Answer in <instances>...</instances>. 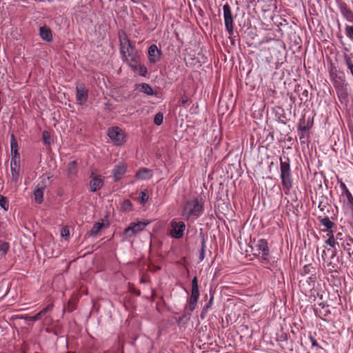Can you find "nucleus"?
I'll list each match as a JSON object with an SVG mask.
<instances>
[{"mask_svg": "<svg viewBox=\"0 0 353 353\" xmlns=\"http://www.w3.org/2000/svg\"><path fill=\"white\" fill-rule=\"evenodd\" d=\"M119 39L122 60L126 62L131 69H136L137 62L139 61V55L136 47L131 44L126 33L123 30L119 32Z\"/></svg>", "mask_w": 353, "mask_h": 353, "instance_id": "nucleus-1", "label": "nucleus"}, {"mask_svg": "<svg viewBox=\"0 0 353 353\" xmlns=\"http://www.w3.org/2000/svg\"><path fill=\"white\" fill-rule=\"evenodd\" d=\"M204 212V201L201 197L189 199L182 208V216L185 221H195Z\"/></svg>", "mask_w": 353, "mask_h": 353, "instance_id": "nucleus-2", "label": "nucleus"}, {"mask_svg": "<svg viewBox=\"0 0 353 353\" xmlns=\"http://www.w3.org/2000/svg\"><path fill=\"white\" fill-rule=\"evenodd\" d=\"M280 170L281 184L285 190V193L288 194L292 188V178L290 169V160L289 157H280Z\"/></svg>", "mask_w": 353, "mask_h": 353, "instance_id": "nucleus-3", "label": "nucleus"}, {"mask_svg": "<svg viewBox=\"0 0 353 353\" xmlns=\"http://www.w3.org/2000/svg\"><path fill=\"white\" fill-rule=\"evenodd\" d=\"M199 296L198 279L196 276H194L192 280L191 295L188 300V305L186 306V308L190 312H193L196 309Z\"/></svg>", "mask_w": 353, "mask_h": 353, "instance_id": "nucleus-4", "label": "nucleus"}, {"mask_svg": "<svg viewBox=\"0 0 353 353\" xmlns=\"http://www.w3.org/2000/svg\"><path fill=\"white\" fill-rule=\"evenodd\" d=\"M150 223L148 221L131 223L123 231V235L126 238H131L143 231Z\"/></svg>", "mask_w": 353, "mask_h": 353, "instance_id": "nucleus-5", "label": "nucleus"}, {"mask_svg": "<svg viewBox=\"0 0 353 353\" xmlns=\"http://www.w3.org/2000/svg\"><path fill=\"white\" fill-rule=\"evenodd\" d=\"M170 227L171 229L169 232L170 237L176 239H179L183 237L186 228L184 222L172 219L170 221Z\"/></svg>", "mask_w": 353, "mask_h": 353, "instance_id": "nucleus-6", "label": "nucleus"}, {"mask_svg": "<svg viewBox=\"0 0 353 353\" xmlns=\"http://www.w3.org/2000/svg\"><path fill=\"white\" fill-rule=\"evenodd\" d=\"M223 10L225 30L230 35H232L234 32L233 16L229 4H225L223 6Z\"/></svg>", "mask_w": 353, "mask_h": 353, "instance_id": "nucleus-7", "label": "nucleus"}, {"mask_svg": "<svg viewBox=\"0 0 353 353\" xmlns=\"http://www.w3.org/2000/svg\"><path fill=\"white\" fill-rule=\"evenodd\" d=\"M109 138L117 145H121L125 142V134L119 127H113L108 130Z\"/></svg>", "mask_w": 353, "mask_h": 353, "instance_id": "nucleus-8", "label": "nucleus"}, {"mask_svg": "<svg viewBox=\"0 0 353 353\" xmlns=\"http://www.w3.org/2000/svg\"><path fill=\"white\" fill-rule=\"evenodd\" d=\"M90 181L89 186L92 192H96L99 190L104 184L103 179L101 175L95 174L94 172L90 174Z\"/></svg>", "mask_w": 353, "mask_h": 353, "instance_id": "nucleus-9", "label": "nucleus"}, {"mask_svg": "<svg viewBox=\"0 0 353 353\" xmlns=\"http://www.w3.org/2000/svg\"><path fill=\"white\" fill-rule=\"evenodd\" d=\"M341 247L347 254L349 262L353 264V239L350 236H345V240L341 242Z\"/></svg>", "mask_w": 353, "mask_h": 353, "instance_id": "nucleus-10", "label": "nucleus"}, {"mask_svg": "<svg viewBox=\"0 0 353 353\" xmlns=\"http://www.w3.org/2000/svg\"><path fill=\"white\" fill-rule=\"evenodd\" d=\"M76 97L78 103L83 105L86 103L88 98V90L83 83H78L76 86Z\"/></svg>", "mask_w": 353, "mask_h": 353, "instance_id": "nucleus-11", "label": "nucleus"}, {"mask_svg": "<svg viewBox=\"0 0 353 353\" xmlns=\"http://www.w3.org/2000/svg\"><path fill=\"white\" fill-rule=\"evenodd\" d=\"M148 54L150 63L154 64L160 61L162 51L158 48L156 44H152L148 48Z\"/></svg>", "mask_w": 353, "mask_h": 353, "instance_id": "nucleus-12", "label": "nucleus"}, {"mask_svg": "<svg viewBox=\"0 0 353 353\" xmlns=\"http://www.w3.org/2000/svg\"><path fill=\"white\" fill-rule=\"evenodd\" d=\"M337 6L343 17L349 22L353 23V12L342 0H336Z\"/></svg>", "mask_w": 353, "mask_h": 353, "instance_id": "nucleus-13", "label": "nucleus"}, {"mask_svg": "<svg viewBox=\"0 0 353 353\" xmlns=\"http://www.w3.org/2000/svg\"><path fill=\"white\" fill-rule=\"evenodd\" d=\"M310 128L311 126L309 125V121L307 124H299L297 132L301 143H305L308 141Z\"/></svg>", "mask_w": 353, "mask_h": 353, "instance_id": "nucleus-14", "label": "nucleus"}, {"mask_svg": "<svg viewBox=\"0 0 353 353\" xmlns=\"http://www.w3.org/2000/svg\"><path fill=\"white\" fill-rule=\"evenodd\" d=\"M53 308V305H48L46 307H44L43 310H41L39 312L36 314L34 316H30L27 314H21L19 316H17V318L24 319L27 321H36L39 320L43 315L46 314L48 312H50Z\"/></svg>", "mask_w": 353, "mask_h": 353, "instance_id": "nucleus-15", "label": "nucleus"}, {"mask_svg": "<svg viewBox=\"0 0 353 353\" xmlns=\"http://www.w3.org/2000/svg\"><path fill=\"white\" fill-rule=\"evenodd\" d=\"M255 248L256 250L259 251V254L261 253L263 259L266 260L270 253L268 241L263 239H261L256 243Z\"/></svg>", "mask_w": 353, "mask_h": 353, "instance_id": "nucleus-16", "label": "nucleus"}, {"mask_svg": "<svg viewBox=\"0 0 353 353\" xmlns=\"http://www.w3.org/2000/svg\"><path fill=\"white\" fill-rule=\"evenodd\" d=\"M127 171V165L124 163H119L113 170V176L114 181H118L125 174Z\"/></svg>", "mask_w": 353, "mask_h": 353, "instance_id": "nucleus-17", "label": "nucleus"}, {"mask_svg": "<svg viewBox=\"0 0 353 353\" xmlns=\"http://www.w3.org/2000/svg\"><path fill=\"white\" fill-rule=\"evenodd\" d=\"M337 97L341 103H347L349 101L347 85L336 90Z\"/></svg>", "mask_w": 353, "mask_h": 353, "instance_id": "nucleus-18", "label": "nucleus"}, {"mask_svg": "<svg viewBox=\"0 0 353 353\" xmlns=\"http://www.w3.org/2000/svg\"><path fill=\"white\" fill-rule=\"evenodd\" d=\"M39 35L41 38L47 42H50L52 40V34L50 28L44 26L39 29Z\"/></svg>", "mask_w": 353, "mask_h": 353, "instance_id": "nucleus-19", "label": "nucleus"}, {"mask_svg": "<svg viewBox=\"0 0 353 353\" xmlns=\"http://www.w3.org/2000/svg\"><path fill=\"white\" fill-rule=\"evenodd\" d=\"M45 188V185L38 184L37 188L34 190V196L35 201L41 204L43 201V190Z\"/></svg>", "mask_w": 353, "mask_h": 353, "instance_id": "nucleus-20", "label": "nucleus"}, {"mask_svg": "<svg viewBox=\"0 0 353 353\" xmlns=\"http://www.w3.org/2000/svg\"><path fill=\"white\" fill-rule=\"evenodd\" d=\"M137 89L141 92L145 93L149 96H155L157 95V92H155L153 88L148 83H141L137 85Z\"/></svg>", "mask_w": 353, "mask_h": 353, "instance_id": "nucleus-21", "label": "nucleus"}, {"mask_svg": "<svg viewBox=\"0 0 353 353\" xmlns=\"http://www.w3.org/2000/svg\"><path fill=\"white\" fill-rule=\"evenodd\" d=\"M318 220L322 225L326 228L327 232L333 230L334 223L327 216H325L324 217L319 216H318Z\"/></svg>", "mask_w": 353, "mask_h": 353, "instance_id": "nucleus-22", "label": "nucleus"}, {"mask_svg": "<svg viewBox=\"0 0 353 353\" xmlns=\"http://www.w3.org/2000/svg\"><path fill=\"white\" fill-rule=\"evenodd\" d=\"M151 170L142 168L136 174V177L140 180H147L152 177Z\"/></svg>", "mask_w": 353, "mask_h": 353, "instance_id": "nucleus-23", "label": "nucleus"}, {"mask_svg": "<svg viewBox=\"0 0 353 353\" xmlns=\"http://www.w3.org/2000/svg\"><path fill=\"white\" fill-rule=\"evenodd\" d=\"M66 172L70 178L75 176L78 172L77 162L76 161H70L67 165Z\"/></svg>", "mask_w": 353, "mask_h": 353, "instance_id": "nucleus-24", "label": "nucleus"}, {"mask_svg": "<svg viewBox=\"0 0 353 353\" xmlns=\"http://www.w3.org/2000/svg\"><path fill=\"white\" fill-rule=\"evenodd\" d=\"M327 239L325 240V244L328 245L332 248H335L336 245H339V243L336 241V235L334 230L328 232L327 234Z\"/></svg>", "mask_w": 353, "mask_h": 353, "instance_id": "nucleus-25", "label": "nucleus"}, {"mask_svg": "<svg viewBox=\"0 0 353 353\" xmlns=\"http://www.w3.org/2000/svg\"><path fill=\"white\" fill-rule=\"evenodd\" d=\"M10 148H11L12 157H20V154L19 152V148H18V143H17V141L14 134L11 135Z\"/></svg>", "mask_w": 353, "mask_h": 353, "instance_id": "nucleus-26", "label": "nucleus"}, {"mask_svg": "<svg viewBox=\"0 0 353 353\" xmlns=\"http://www.w3.org/2000/svg\"><path fill=\"white\" fill-rule=\"evenodd\" d=\"M343 60L345 64L347 65V68L350 70V73H353V61L352 60L351 54L344 52L343 54Z\"/></svg>", "mask_w": 353, "mask_h": 353, "instance_id": "nucleus-27", "label": "nucleus"}, {"mask_svg": "<svg viewBox=\"0 0 353 353\" xmlns=\"http://www.w3.org/2000/svg\"><path fill=\"white\" fill-rule=\"evenodd\" d=\"M103 227V223L99 222L95 223L90 230V235L94 236H98Z\"/></svg>", "mask_w": 353, "mask_h": 353, "instance_id": "nucleus-28", "label": "nucleus"}, {"mask_svg": "<svg viewBox=\"0 0 353 353\" xmlns=\"http://www.w3.org/2000/svg\"><path fill=\"white\" fill-rule=\"evenodd\" d=\"M132 203L129 199H125L121 203V210L124 212H128L132 210Z\"/></svg>", "mask_w": 353, "mask_h": 353, "instance_id": "nucleus-29", "label": "nucleus"}, {"mask_svg": "<svg viewBox=\"0 0 353 353\" xmlns=\"http://www.w3.org/2000/svg\"><path fill=\"white\" fill-rule=\"evenodd\" d=\"M332 83L335 90H337V89L341 88L345 85H347V83H345V79L343 75V77H341V78H339V79L334 80Z\"/></svg>", "mask_w": 353, "mask_h": 353, "instance_id": "nucleus-30", "label": "nucleus"}, {"mask_svg": "<svg viewBox=\"0 0 353 353\" xmlns=\"http://www.w3.org/2000/svg\"><path fill=\"white\" fill-rule=\"evenodd\" d=\"M347 199V205L350 210L352 217L353 219V196L351 192H349L344 195Z\"/></svg>", "mask_w": 353, "mask_h": 353, "instance_id": "nucleus-31", "label": "nucleus"}, {"mask_svg": "<svg viewBox=\"0 0 353 353\" xmlns=\"http://www.w3.org/2000/svg\"><path fill=\"white\" fill-rule=\"evenodd\" d=\"M329 74H330V81L332 82L334 81V80L339 79L341 77V75L338 74L336 68L334 66H332V65L331 66L330 69L329 70Z\"/></svg>", "mask_w": 353, "mask_h": 353, "instance_id": "nucleus-32", "label": "nucleus"}, {"mask_svg": "<svg viewBox=\"0 0 353 353\" xmlns=\"http://www.w3.org/2000/svg\"><path fill=\"white\" fill-rule=\"evenodd\" d=\"M0 207L5 211H8L9 209L8 199L1 194H0Z\"/></svg>", "mask_w": 353, "mask_h": 353, "instance_id": "nucleus-33", "label": "nucleus"}, {"mask_svg": "<svg viewBox=\"0 0 353 353\" xmlns=\"http://www.w3.org/2000/svg\"><path fill=\"white\" fill-rule=\"evenodd\" d=\"M139 199L140 203L144 205L149 199L148 190H144L139 193Z\"/></svg>", "mask_w": 353, "mask_h": 353, "instance_id": "nucleus-34", "label": "nucleus"}, {"mask_svg": "<svg viewBox=\"0 0 353 353\" xmlns=\"http://www.w3.org/2000/svg\"><path fill=\"white\" fill-rule=\"evenodd\" d=\"M213 299H214V297H213V296H212L210 297L208 303L203 307V308L202 310L201 314V319L205 318V314L208 312V310L212 307V303H213Z\"/></svg>", "mask_w": 353, "mask_h": 353, "instance_id": "nucleus-35", "label": "nucleus"}, {"mask_svg": "<svg viewBox=\"0 0 353 353\" xmlns=\"http://www.w3.org/2000/svg\"><path fill=\"white\" fill-rule=\"evenodd\" d=\"M10 248V245L7 242H0V256L5 255Z\"/></svg>", "mask_w": 353, "mask_h": 353, "instance_id": "nucleus-36", "label": "nucleus"}, {"mask_svg": "<svg viewBox=\"0 0 353 353\" xmlns=\"http://www.w3.org/2000/svg\"><path fill=\"white\" fill-rule=\"evenodd\" d=\"M133 71H138L139 74L142 77H145L147 74V68L144 65H141L139 64V61L137 62V68L136 69H132Z\"/></svg>", "mask_w": 353, "mask_h": 353, "instance_id": "nucleus-37", "label": "nucleus"}, {"mask_svg": "<svg viewBox=\"0 0 353 353\" xmlns=\"http://www.w3.org/2000/svg\"><path fill=\"white\" fill-rule=\"evenodd\" d=\"M309 339L312 343V346L316 347L317 348L316 352V353H321L320 351L325 352V349L319 345L318 343L316 342L315 339L312 335L309 336Z\"/></svg>", "mask_w": 353, "mask_h": 353, "instance_id": "nucleus-38", "label": "nucleus"}, {"mask_svg": "<svg viewBox=\"0 0 353 353\" xmlns=\"http://www.w3.org/2000/svg\"><path fill=\"white\" fill-rule=\"evenodd\" d=\"M345 33L347 38L353 41V26L345 25Z\"/></svg>", "mask_w": 353, "mask_h": 353, "instance_id": "nucleus-39", "label": "nucleus"}, {"mask_svg": "<svg viewBox=\"0 0 353 353\" xmlns=\"http://www.w3.org/2000/svg\"><path fill=\"white\" fill-rule=\"evenodd\" d=\"M206 245H205V239L204 236H202V241H201V249L200 251V255L199 259L201 261L203 260L205 256V252Z\"/></svg>", "mask_w": 353, "mask_h": 353, "instance_id": "nucleus-40", "label": "nucleus"}, {"mask_svg": "<svg viewBox=\"0 0 353 353\" xmlns=\"http://www.w3.org/2000/svg\"><path fill=\"white\" fill-rule=\"evenodd\" d=\"M163 121V114L162 112H159L156 114L154 119V123L157 125H160L162 124Z\"/></svg>", "mask_w": 353, "mask_h": 353, "instance_id": "nucleus-41", "label": "nucleus"}, {"mask_svg": "<svg viewBox=\"0 0 353 353\" xmlns=\"http://www.w3.org/2000/svg\"><path fill=\"white\" fill-rule=\"evenodd\" d=\"M20 157H12L10 161V168H20Z\"/></svg>", "mask_w": 353, "mask_h": 353, "instance_id": "nucleus-42", "label": "nucleus"}, {"mask_svg": "<svg viewBox=\"0 0 353 353\" xmlns=\"http://www.w3.org/2000/svg\"><path fill=\"white\" fill-rule=\"evenodd\" d=\"M10 170L12 173V180L17 182L19 176V168H10Z\"/></svg>", "mask_w": 353, "mask_h": 353, "instance_id": "nucleus-43", "label": "nucleus"}, {"mask_svg": "<svg viewBox=\"0 0 353 353\" xmlns=\"http://www.w3.org/2000/svg\"><path fill=\"white\" fill-rule=\"evenodd\" d=\"M338 182L339 183L340 188L342 191V195L344 196L345 194L350 192L348 188H347L345 183L343 182L342 180H338Z\"/></svg>", "mask_w": 353, "mask_h": 353, "instance_id": "nucleus-44", "label": "nucleus"}, {"mask_svg": "<svg viewBox=\"0 0 353 353\" xmlns=\"http://www.w3.org/2000/svg\"><path fill=\"white\" fill-rule=\"evenodd\" d=\"M335 235L336 241L338 242L339 241L343 242L344 240H345V236H347V235H344L342 232H337Z\"/></svg>", "mask_w": 353, "mask_h": 353, "instance_id": "nucleus-45", "label": "nucleus"}, {"mask_svg": "<svg viewBox=\"0 0 353 353\" xmlns=\"http://www.w3.org/2000/svg\"><path fill=\"white\" fill-rule=\"evenodd\" d=\"M327 267H331L332 268L330 269L331 270V272H337V265L330 261L327 263Z\"/></svg>", "mask_w": 353, "mask_h": 353, "instance_id": "nucleus-46", "label": "nucleus"}, {"mask_svg": "<svg viewBox=\"0 0 353 353\" xmlns=\"http://www.w3.org/2000/svg\"><path fill=\"white\" fill-rule=\"evenodd\" d=\"M318 208L321 211L323 212L326 208V203H323V201H320L319 203Z\"/></svg>", "mask_w": 353, "mask_h": 353, "instance_id": "nucleus-47", "label": "nucleus"}, {"mask_svg": "<svg viewBox=\"0 0 353 353\" xmlns=\"http://www.w3.org/2000/svg\"><path fill=\"white\" fill-rule=\"evenodd\" d=\"M43 139L45 143H48L47 139L50 137L49 133L47 131H43L42 133Z\"/></svg>", "mask_w": 353, "mask_h": 353, "instance_id": "nucleus-48", "label": "nucleus"}, {"mask_svg": "<svg viewBox=\"0 0 353 353\" xmlns=\"http://www.w3.org/2000/svg\"><path fill=\"white\" fill-rule=\"evenodd\" d=\"M61 235L63 236H68L69 235V231L66 229H63L61 232Z\"/></svg>", "mask_w": 353, "mask_h": 353, "instance_id": "nucleus-49", "label": "nucleus"}, {"mask_svg": "<svg viewBox=\"0 0 353 353\" xmlns=\"http://www.w3.org/2000/svg\"><path fill=\"white\" fill-rule=\"evenodd\" d=\"M336 255V248H334V250L332 251V254L331 256V259H334Z\"/></svg>", "mask_w": 353, "mask_h": 353, "instance_id": "nucleus-50", "label": "nucleus"}, {"mask_svg": "<svg viewBox=\"0 0 353 353\" xmlns=\"http://www.w3.org/2000/svg\"><path fill=\"white\" fill-rule=\"evenodd\" d=\"M326 256V251L323 250L322 253V259L323 261H325V257Z\"/></svg>", "mask_w": 353, "mask_h": 353, "instance_id": "nucleus-51", "label": "nucleus"}, {"mask_svg": "<svg viewBox=\"0 0 353 353\" xmlns=\"http://www.w3.org/2000/svg\"><path fill=\"white\" fill-rule=\"evenodd\" d=\"M182 103H185V100H183V101H182Z\"/></svg>", "mask_w": 353, "mask_h": 353, "instance_id": "nucleus-52", "label": "nucleus"}, {"mask_svg": "<svg viewBox=\"0 0 353 353\" xmlns=\"http://www.w3.org/2000/svg\"><path fill=\"white\" fill-rule=\"evenodd\" d=\"M323 353H327V352H326V350H325V352H323Z\"/></svg>", "mask_w": 353, "mask_h": 353, "instance_id": "nucleus-53", "label": "nucleus"}, {"mask_svg": "<svg viewBox=\"0 0 353 353\" xmlns=\"http://www.w3.org/2000/svg\"><path fill=\"white\" fill-rule=\"evenodd\" d=\"M320 352H321V353H323V351H320Z\"/></svg>", "mask_w": 353, "mask_h": 353, "instance_id": "nucleus-54", "label": "nucleus"}]
</instances>
